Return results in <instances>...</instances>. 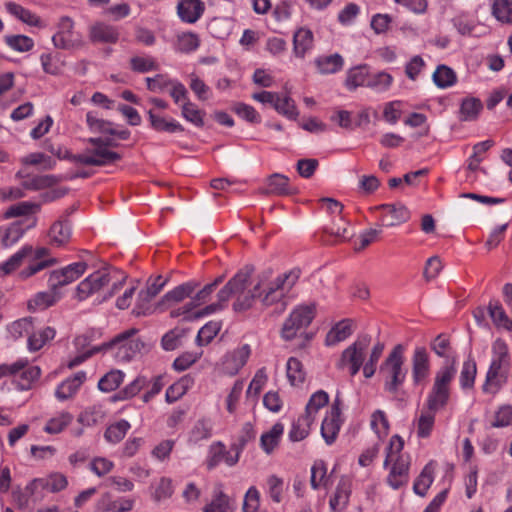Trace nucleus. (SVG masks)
<instances>
[{
	"mask_svg": "<svg viewBox=\"0 0 512 512\" xmlns=\"http://www.w3.org/2000/svg\"><path fill=\"white\" fill-rule=\"evenodd\" d=\"M315 64L321 74H334L343 69L344 59L340 54L335 53L318 57Z\"/></svg>",
	"mask_w": 512,
	"mask_h": 512,
	"instance_id": "obj_36",
	"label": "nucleus"
},
{
	"mask_svg": "<svg viewBox=\"0 0 512 512\" xmlns=\"http://www.w3.org/2000/svg\"><path fill=\"white\" fill-rule=\"evenodd\" d=\"M404 440L399 435H393L386 448L384 468L390 467L386 482L394 490H398L408 484L411 459L408 454L402 453Z\"/></svg>",
	"mask_w": 512,
	"mask_h": 512,
	"instance_id": "obj_2",
	"label": "nucleus"
},
{
	"mask_svg": "<svg viewBox=\"0 0 512 512\" xmlns=\"http://www.w3.org/2000/svg\"><path fill=\"white\" fill-rule=\"evenodd\" d=\"M329 402V396L328 394L323 391L319 390L315 393H313L306 405L305 408V415L312 417L313 420H315V416L318 413V411L326 406Z\"/></svg>",
	"mask_w": 512,
	"mask_h": 512,
	"instance_id": "obj_56",
	"label": "nucleus"
},
{
	"mask_svg": "<svg viewBox=\"0 0 512 512\" xmlns=\"http://www.w3.org/2000/svg\"><path fill=\"white\" fill-rule=\"evenodd\" d=\"M382 227L400 225L410 218L409 210L401 203L381 204L373 208Z\"/></svg>",
	"mask_w": 512,
	"mask_h": 512,
	"instance_id": "obj_15",
	"label": "nucleus"
},
{
	"mask_svg": "<svg viewBox=\"0 0 512 512\" xmlns=\"http://www.w3.org/2000/svg\"><path fill=\"white\" fill-rule=\"evenodd\" d=\"M405 362V348L402 344H397L379 367L383 389L390 395H397L406 381L408 369Z\"/></svg>",
	"mask_w": 512,
	"mask_h": 512,
	"instance_id": "obj_3",
	"label": "nucleus"
},
{
	"mask_svg": "<svg viewBox=\"0 0 512 512\" xmlns=\"http://www.w3.org/2000/svg\"><path fill=\"white\" fill-rule=\"evenodd\" d=\"M86 381V372L78 371L72 377L62 381L56 388L55 396L64 401L74 396L81 385Z\"/></svg>",
	"mask_w": 512,
	"mask_h": 512,
	"instance_id": "obj_25",
	"label": "nucleus"
},
{
	"mask_svg": "<svg viewBox=\"0 0 512 512\" xmlns=\"http://www.w3.org/2000/svg\"><path fill=\"white\" fill-rule=\"evenodd\" d=\"M488 312L497 327L512 331V319L508 317L498 301H491L489 303Z\"/></svg>",
	"mask_w": 512,
	"mask_h": 512,
	"instance_id": "obj_43",
	"label": "nucleus"
},
{
	"mask_svg": "<svg viewBox=\"0 0 512 512\" xmlns=\"http://www.w3.org/2000/svg\"><path fill=\"white\" fill-rule=\"evenodd\" d=\"M68 480L61 473H53L46 478H35L32 480V488H46L47 491L57 493L64 490Z\"/></svg>",
	"mask_w": 512,
	"mask_h": 512,
	"instance_id": "obj_29",
	"label": "nucleus"
},
{
	"mask_svg": "<svg viewBox=\"0 0 512 512\" xmlns=\"http://www.w3.org/2000/svg\"><path fill=\"white\" fill-rule=\"evenodd\" d=\"M204 512H232L229 499L221 490L215 491L211 503L207 504Z\"/></svg>",
	"mask_w": 512,
	"mask_h": 512,
	"instance_id": "obj_64",
	"label": "nucleus"
},
{
	"mask_svg": "<svg viewBox=\"0 0 512 512\" xmlns=\"http://www.w3.org/2000/svg\"><path fill=\"white\" fill-rule=\"evenodd\" d=\"M87 267L86 262L79 261L51 271L47 280L48 288L60 291L62 287L79 279L86 272Z\"/></svg>",
	"mask_w": 512,
	"mask_h": 512,
	"instance_id": "obj_13",
	"label": "nucleus"
},
{
	"mask_svg": "<svg viewBox=\"0 0 512 512\" xmlns=\"http://www.w3.org/2000/svg\"><path fill=\"white\" fill-rule=\"evenodd\" d=\"M371 343V337L363 335L358 337L341 354L336 366L338 369L348 368L351 376H355L363 366V374L366 378H371L376 372L377 363L367 360L364 364L368 348Z\"/></svg>",
	"mask_w": 512,
	"mask_h": 512,
	"instance_id": "obj_5",
	"label": "nucleus"
},
{
	"mask_svg": "<svg viewBox=\"0 0 512 512\" xmlns=\"http://www.w3.org/2000/svg\"><path fill=\"white\" fill-rule=\"evenodd\" d=\"M340 405L341 401L337 396L322 421L321 435L327 445L335 442L342 425Z\"/></svg>",
	"mask_w": 512,
	"mask_h": 512,
	"instance_id": "obj_16",
	"label": "nucleus"
},
{
	"mask_svg": "<svg viewBox=\"0 0 512 512\" xmlns=\"http://www.w3.org/2000/svg\"><path fill=\"white\" fill-rule=\"evenodd\" d=\"M90 39L93 42L116 43L119 39V32L116 27L99 22L91 26Z\"/></svg>",
	"mask_w": 512,
	"mask_h": 512,
	"instance_id": "obj_28",
	"label": "nucleus"
},
{
	"mask_svg": "<svg viewBox=\"0 0 512 512\" xmlns=\"http://www.w3.org/2000/svg\"><path fill=\"white\" fill-rule=\"evenodd\" d=\"M130 68L137 73H147L158 70L159 65L152 56H134L130 59Z\"/></svg>",
	"mask_w": 512,
	"mask_h": 512,
	"instance_id": "obj_59",
	"label": "nucleus"
},
{
	"mask_svg": "<svg viewBox=\"0 0 512 512\" xmlns=\"http://www.w3.org/2000/svg\"><path fill=\"white\" fill-rule=\"evenodd\" d=\"M199 287V282L196 280L187 281L176 286L171 291L167 292L162 302L168 305L176 304L183 301L185 298L190 297L195 290Z\"/></svg>",
	"mask_w": 512,
	"mask_h": 512,
	"instance_id": "obj_27",
	"label": "nucleus"
},
{
	"mask_svg": "<svg viewBox=\"0 0 512 512\" xmlns=\"http://www.w3.org/2000/svg\"><path fill=\"white\" fill-rule=\"evenodd\" d=\"M23 165L40 166L43 170H51L54 168L56 161L49 155L42 152H34L21 158Z\"/></svg>",
	"mask_w": 512,
	"mask_h": 512,
	"instance_id": "obj_53",
	"label": "nucleus"
},
{
	"mask_svg": "<svg viewBox=\"0 0 512 512\" xmlns=\"http://www.w3.org/2000/svg\"><path fill=\"white\" fill-rule=\"evenodd\" d=\"M314 310L313 305H300L294 308L283 323L281 337L285 341H291L301 335L312 322L315 316Z\"/></svg>",
	"mask_w": 512,
	"mask_h": 512,
	"instance_id": "obj_8",
	"label": "nucleus"
},
{
	"mask_svg": "<svg viewBox=\"0 0 512 512\" xmlns=\"http://www.w3.org/2000/svg\"><path fill=\"white\" fill-rule=\"evenodd\" d=\"M213 425L209 419L198 420L189 433V441L197 444L212 436Z\"/></svg>",
	"mask_w": 512,
	"mask_h": 512,
	"instance_id": "obj_50",
	"label": "nucleus"
},
{
	"mask_svg": "<svg viewBox=\"0 0 512 512\" xmlns=\"http://www.w3.org/2000/svg\"><path fill=\"white\" fill-rule=\"evenodd\" d=\"M287 378L291 385L297 386L304 382L305 372L302 363L295 357H290L287 361Z\"/></svg>",
	"mask_w": 512,
	"mask_h": 512,
	"instance_id": "obj_57",
	"label": "nucleus"
},
{
	"mask_svg": "<svg viewBox=\"0 0 512 512\" xmlns=\"http://www.w3.org/2000/svg\"><path fill=\"white\" fill-rule=\"evenodd\" d=\"M73 420V415L63 411L49 419L44 427V431L49 434H58L62 432Z\"/></svg>",
	"mask_w": 512,
	"mask_h": 512,
	"instance_id": "obj_52",
	"label": "nucleus"
},
{
	"mask_svg": "<svg viewBox=\"0 0 512 512\" xmlns=\"http://www.w3.org/2000/svg\"><path fill=\"white\" fill-rule=\"evenodd\" d=\"M222 281L223 278L218 277L213 282L206 284L185 305L180 308L171 310L170 316L173 318L182 316L184 320L196 319L197 311H194L195 308L207 302L210 299L211 294L215 291L218 285L222 283Z\"/></svg>",
	"mask_w": 512,
	"mask_h": 512,
	"instance_id": "obj_14",
	"label": "nucleus"
},
{
	"mask_svg": "<svg viewBox=\"0 0 512 512\" xmlns=\"http://www.w3.org/2000/svg\"><path fill=\"white\" fill-rule=\"evenodd\" d=\"M147 114L150 126L156 132L174 134L182 133L185 130L183 125L172 117L163 116L151 109Z\"/></svg>",
	"mask_w": 512,
	"mask_h": 512,
	"instance_id": "obj_22",
	"label": "nucleus"
},
{
	"mask_svg": "<svg viewBox=\"0 0 512 512\" xmlns=\"http://www.w3.org/2000/svg\"><path fill=\"white\" fill-rule=\"evenodd\" d=\"M434 84L440 89H446L456 84L457 75L446 65H439L432 75Z\"/></svg>",
	"mask_w": 512,
	"mask_h": 512,
	"instance_id": "obj_41",
	"label": "nucleus"
},
{
	"mask_svg": "<svg viewBox=\"0 0 512 512\" xmlns=\"http://www.w3.org/2000/svg\"><path fill=\"white\" fill-rule=\"evenodd\" d=\"M483 109L480 99L475 97H467L462 100L459 110V119L461 121H474L478 118Z\"/></svg>",
	"mask_w": 512,
	"mask_h": 512,
	"instance_id": "obj_38",
	"label": "nucleus"
},
{
	"mask_svg": "<svg viewBox=\"0 0 512 512\" xmlns=\"http://www.w3.org/2000/svg\"><path fill=\"white\" fill-rule=\"evenodd\" d=\"M510 368V354L507 344L497 339L492 345V359L486 373L483 392L496 394L504 386L508 379Z\"/></svg>",
	"mask_w": 512,
	"mask_h": 512,
	"instance_id": "obj_4",
	"label": "nucleus"
},
{
	"mask_svg": "<svg viewBox=\"0 0 512 512\" xmlns=\"http://www.w3.org/2000/svg\"><path fill=\"white\" fill-rule=\"evenodd\" d=\"M26 259H29L30 263L26 268L20 271L19 276L22 279H27L58 263V259L51 255V250L49 248H33L32 245L26 244L11 255L6 261L0 263V275L7 276L15 272Z\"/></svg>",
	"mask_w": 512,
	"mask_h": 512,
	"instance_id": "obj_1",
	"label": "nucleus"
},
{
	"mask_svg": "<svg viewBox=\"0 0 512 512\" xmlns=\"http://www.w3.org/2000/svg\"><path fill=\"white\" fill-rule=\"evenodd\" d=\"M4 41L8 47L17 52H28L34 47L33 39L26 35H7Z\"/></svg>",
	"mask_w": 512,
	"mask_h": 512,
	"instance_id": "obj_62",
	"label": "nucleus"
},
{
	"mask_svg": "<svg viewBox=\"0 0 512 512\" xmlns=\"http://www.w3.org/2000/svg\"><path fill=\"white\" fill-rule=\"evenodd\" d=\"M371 428L379 439L386 437L389 433V421L383 410H376L371 415Z\"/></svg>",
	"mask_w": 512,
	"mask_h": 512,
	"instance_id": "obj_63",
	"label": "nucleus"
},
{
	"mask_svg": "<svg viewBox=\"0 0 512 512\" xmlns=\"http://www.w3.org/2000/svg\"><path fill=\"white\" fill-rule=\"evenodd\" d=\"M193 379L186 375L180 380L169 386L166 390V401L168 403H174L180 399L192 386Z\"/></svg>",
	"mask_w": 512,
	"mask_h": 512,
	"instance_id": "obj_45",
	"label": "nucleus"
},
{
	"mask_svg": "<svg viewBox=\"0 0 512 512\" xmlns=\"http://www.w3.org/2000/svg\"><path fill=\"white\" fill-rule=\"evenodd\" d=\"M72 227L68 220L55 221L48 231V243L52 247L62 248L65 247L71 239Z\"/></svg>",
	"mask_w": 512,
	"mask_h": 512,
	"instance_id": "obj_21",
	"label": "nucleus"
},
{
	"mask_svg": "<svg viewBox=\"0 0 512 512\" xmlns=\"http://www.w3.org/2000/svg\"><path fill=\"white\" fill-rule=\"evenodd\" d=\"M491 14L503 24H512V0H492Z\"/></svg>",
	"mask_w": 512,
	"mask_h": 512,
	"instance_id": "obj_42",
	"label": "nucleus"
},
{
	"mask_svg": "<svg viewBox=\"0 0 512 512\" xmlns=\"http://www.w3.org/2000/svg\"><path fill=\"white\" fill-rule=\"evenodd\" d=\"M165 284L166 279H164L162 276L149 279L146 288L139 292L138 301L143 303H150V301L161 292Z\"/></svg>",
	"mask_w": 512,
	"mask_h": 512,
	"instance_id": "obj_49",
	"label": "nucleus"
},
{
	"mask_svg": "<svg viewBox=\"0 0 512 512\" xmlns=\"http://www.w3.org/2000/svg\"><path fill=\"white\" fill-rule=\"evenodd\" d=\"M249 274L246 272H238L231 278L227 284L218 292L217 302L211 303L204 308L197 310L196 317H204L221 311L231 296L236 295L240 290L247 286Z\"/></svg>",
	"mask_w": 512,
	"mask_h": 512,
	"instance_id": "obj_9",
	"label": "nucleus"
},
{
	"mask_svg": "<svg viewBox=\"0 0 512 512\" xmlns=\"http://www.w3.org/2000/svg\"><path fill=\"white\" fill-rule=\"evenodd\" d=\"M106 411L102 405H93L86 408L79 416L78 422L85 426H92L104 421Z\"/></svg>",
	"mask_w": 512,
	"mask_h": 512,
	"instance_id": "obj_48",
	"label": "nucleus"
},
{
	"mask_svg": "<svg viewBox=\"0 0 512 512\" xmlns=\"http://www.w3.org/2000/svg\"><path fill=\"white\" fill-rule=\"evenodd\" d=\"M52 42L58 49H77L83 45V35L75 30L74 21L63 16L57 24V32L52 36Z\"/></svg>",
	"mask_w": 512,
	"mask_h": 512,
	"instance_id": "obj_11",
	"label": "nucleus"
},
{
	"mask_svg": "<svg viewBox=\"0 0 512 512\" xmlns=\"http://www.w3.org/2000/svg\"><path fill=\"white\" fill-rule=\"evenodd\" d=\"M137 330L132 328L117 335L107 347L113 352L118 361L127 362L133 359L144 347V344L135 337Z\"/></svg>",
	"mask_w": 512,
	"mask_h": 512,
	"instance_id": "obj_10",
	"label": "nucleus"
},
{
	"mask_svg": "<svg viewBox=\"0 0 512 512\" xmlns=\"http://www.w3.org/2000/svg\"><path fill=\"white\" fill-rule=\"evenodd\" d=\"M62 297L61 291L49 289L46 292L37 293L32 300L29 301L30 308L46 309L54 305Z\"/></svg>",
	"mask_w": 512,
	"mask_h": 512,
	"instance_id": "obj_44",
	"label": "nucleus"
},
{
	"mask_svg": "<svg viewBox=\"0 0 512 512\" xmlns=\"http://www.w3.org/2000/svg\"><path fill=\"white\" fill-rule=\"evenodd\" d=\"M393 81L394 79L391 74L381 71L374 74H369L367 87L375 92L383 93L390 89Z\"/></svg>",
	"mask_w": 512,
	"mask_h": 512,
	"instance_id": "obj_46",
	"label": "nucleus"
},
{
	"mask_svg": "<svg viewBox=\"0 0 512 512\" xmlns=\"http://www.w3.org/2000/svg\"><path fill=\"white\" fill-rule=\"evenodd\" d=\"M328 482L327 467L324 461H315L311 467L310 484L314 490L320 487H326Z\"/></svg>",
	"mask_w": 512,
	"mask_h": 512,
	"instance_id": "obj_54",
	"label": "nucleus"
},
{
	"mask_svg": "<svg viewBox=\"0 0 512 512\" xmlns=\"http://www.w3.org/2000/svg\"><path fill=\"white\" fill-rule=\"evenodd\" d=\"M40 206L36 203L23 201L10 206L4 213L5 219L34 214Z\"/></svg>",
	"mask_w": 512,
	"mask_h": 512,
	"instance_id": "obj_58",
	"label": "nucleus"
},
{
	"mask_svg": "<svg viewBox=\"0 0 512 512\" xmlns=\"http://www.w3.org/2000/svg\"><path fill=\"white\" fill-rule=\"evenodd\" d=\"M86 123L89 130L93 133L110 134L113 123L97 116L94 111L86 114Z\"/></svg>",
	"mask_w": 512,
	"mask_h": 512,
	"instance_id": "obj_60",
	"label": "nucleus"
},
{
	"mask_svg": "<svg viewBox=\"0 0 512 512\" xmlns=\"http://www.w3.org/2000/svg\"><path fill=\"white\" fill-rule=\"evenodd\" d=\"M352 334V324L350 320H342L338 322L332 329L327 333L325 338V344L327 346H333L341 341L346 340Z\"/></svg>",
	"mask_w": 512,
	"mask_h": 512,
	"instance_id": "obj_39",
	"label": "nucleus"
},
{
	"mask_svg": "<svg viewBox=\"0 0 512 512\" xmlns=\"http://www.w3.org/2000/svg\"><path fill=\"white\" fill-rule=\"evenodd\" d=\"M414 385L423 383L430 374V357L425 347H416L411 357Z\"/></svg>",
	"mask_w": 512,
	"mask_h": 512,
	"instance_id": "obj_18",
	"label": "nucleus"
},
{
	"mask_svg": "<svg viewBox=\"0 0 512 512\" xmlns=\"http://www.w3.org/2000/svg\"><path fill=\"white\" fill-rule=\"evenodd\" d=\"M314 36L313 32L301 27L295 31L293 35V53L297 58H304L305 55L313 49Z\"/></svg>",
	"mask_w": 512,
	"mask_h": 512,
	"instance_id": "obj_26",
	"label": "nucleus"
},
{
	"mask_svg": "<svg viewBox=\"0 0 512 512\" xmlns=\"http://www.w3.org/2000/svg\"><path fill=\"white\" fill-rule=\"evenodd\" d=\"M205 5L201 0H180L177 14L185 23H195L204 13Z\"/></svg>",
	"mask_w": 512,
	"mask_h": 512,
	"instance_id": "obj_24",
	"label": "nucleus"
},
{
	"mask_svg": "<svg viewBox=\"0 0 512 512\" xmlns=\"http://www.w3.org/2000/svg\"><path fill=\"white\" fill-rule=\"evenodd\" d=\"M284 432V425L280 422L275 423L271 429L263 433L260 437V447L266 454H271L278 446Z\"/></svg>",
	"mask_w": 512,
	"mask_h": 512,
	"instance_id": "obj_33",
	"label": "nucleus"
},
{
	"mask_svg": "<svg viewBox=\"0 0 512 512\" xmlns=\"http://www.w3.org/2000/svg\"><path fill=\"white\" fill-rule=\"evenodd\" d=\"M41 369L38 366L30 365L26 359V365L20 370L14 384L19 390H29L33 384L39 379Z\"/></svg>",
	"mask_w": 512,
	"mask_h": 512,
	"instance_id": "obj_30",
	"label": "nucleus"
},
{
	"mask_svg": "<svg viewBox=\"0 0 512 512\" xmlns=\"http://www.w3.org/2000/svg\"><path fill=\"white\" fill-rule=\"evenodd\" d=\"M124 380V373L113 370L105 374L98 382V388L103 392H111L117 389Z\"/></svg>",
	"mask_w": 512,
	"mask_h": 512,
	"instance_id": "obj_61",
	"label": "nucleus"
},
{
	"mask_svg": "<svg viewBox=\"0 0 512 512\" xmlns=\"http://www.w3.org/2000/svg\"><path fill=\"white\" fill-rule=\"evenodd\" d=\"M90 144L94 146L92 149L93 157L96 159L98 163H95V166H105L108 164L115 163L121 159V155L117 152L109 150L108 146L115 145L110 139H102V138H90L88 140Z\"/></svg>",
	"mask_w": 512,
	"mask_h": 512,
	"instance_id": "obj_20",
	"label": "nucleus"
},
{
	"mask_svg": "<svg viewBox=\"0 0 512 512\" xmlns=\"http://www.w3.org/2000/svg\"><path fill=\"white\" fill-rule=\"evenodd\" d=\"M352 493V479L349 476H342L336 486L334 493L329 499L331 512H343L350 500Z\"/></svg>",
	"mask_w": 512,
	"mask_h": 512,
	"instance_id": "obj_19",
	"label": "nucleus"
},
{
	"mask_svg": "<svg viewBox=\"0 0 512 512\" xmlns=\"http://www.w3.org/2000/svg\"><path fill=\"white\" fill-rule=\"evenodd\" d=\"M300 277L299 269H292L274 280L270 281L265 287L258 290V298L264 306L281 304V310H284L288 304L289 293L298 282Z\"/></svg>",
	"mask_w": 512,
	"mask_h": 512,
	"instance_id": "obj_6",
	"label": "nucleus"
},
{
	"mask_svg": "<svg viewBox=\"0 0 512 512\" xmlns=\"http://www.w3.org/2000/svg\"><path fill=\"white\" fill-rule=\"evenodd\" d=\"M181 115L186 121L196 127H202L204 125L205 112L200 110L197 105L191 101H186L181 105Z\"/></svg>",
	"mask_w": 512,
	"mask_h": 512,
	"instance_id": "obj_51",
	"label": "nucleus"
},
{
	"mask_svg": "<svg viewBox=\"0 0 512 512\" xmlns=\"http://www.w3.org/2000/svg\"><path fill=\"white\" fill-rule=\"evenodd\" d=\"M111 277L106 270H98L82 280L76 288V298L83 301L99 292L110 283Z\"/></svg>",
	"mask_w": 512,
	"mask_h": 512,
	"instance_id": "obj_17",
	"label": "nucleus"
},
{
	"mask_svg": "<svg viewBox=\"0 0 512 512\" xmlns=\"http://www.w3.org/2000/svg\"><path fill=\"white\" fill-rule=\"evenodd\" d=\"M457 368L454 363L442 366L436 373L433 385L427 394L425 405L427 409L439 411L449 402L451 384L456 376Z\"/></svg>",
	"mask_w": 512,
	"mask_h": 512,
	"instance_id": "obj_7",
	"label": "nucleus"
},
{
	"mask_svg": "<svg viewBox=\"0 0 512 512\" xmlns=\"http://www.w3.org/2000/svg\"><path fill=\"white\" fill-rule=\"evenodd\" d=\"M16 178L22 179V185L28 190H41L52 187L60 182V178L54 175H37L29 177L24 169L16 173Z\"/></svg>",
	"mask_w": 512,
	"mask_h": 512,
	"instance_id": "obj_23",
	"label": "nucleus"
},
{
	"mask_svg": "<svg viewBox=\"0 0 512 512\" xmlns=\"http://www.w3.org/2000/svg\"><path fill=\"white\" fill-rule=\"evenodd\" d=\"M368 76L369 72L366 65L355 66L347 71L345 87L349 91H354L361 86L367 87Z\"/></svg>",
	"mask_w": 512,
	"mask_h": 512,
	"instance_id": "obj_35",
	"label": "nucleus"
},
{
	"mask_svg": "<svg viewBox=\"0 0 512 512\" xmlns=\"http://www.w3.org/2000/svg\"><path fill=\"white\" fill-rule=\"evenodd\" d=\"M5 9L9 14L27 25L34 27L41 26L40 17L20 4L9 1L5 3Z\"/></svg>",
	"mask_w": 512,
	"mask_h": 512,
	"instance_id": "obj_31",
	"label": "nucleus"
},
{
	"mask_svg": "<svg viewBox=\"0 0 512 512\" xmlns=\"http://www.w3.org/2000/svg\"><path fill=\"white\" fill-rule=\"evenodd\" d=\"M55 329L52 327H45L37 332L31 333L28 337V349L30 351L40 350L48 341L55 337Z\"/></svg>",
	"mask_w": 512,
	"mask_h": 512,
	"instance_id": "obj_47",
	"label": "nucleus"
},
{
	"mask_svg": "<svg viewBox=\"0 0 512 512\" xmlns=\"http://www.w3.org/2000/svg\"><path fill=\"white\" fill-rule=\"evenodd\" d=\"M130 427V423L127 420L122 419L115 424L110 425L106 429L104 437L112 444L119 443L125 437Z\"/></svg>",
	"mask_w": 512,
	"mask_h": 512,
	"instance_id": "obj_55",
	"label": "nucleus"
},
{
	"mask_svg": "<svg viewBox=\"0 0 512 512\" xmlns=\"http://www.w3.org/2000/svg\"><path fill=\"white\" fill-rule=\"evenodd\" d=\"M313 422L314 420L310 416L305 414L299 416L291 425L288 433L289 440L292 442L304 440L309 435Z\"/></svg>",
	"mask_w": 512,
	"mask_h": 512,
	"instance_id": "obj_34",
	"label": "nucleus"
},
{
	"mask_svg": "<svg viewBox=\"0 0 512 512\" xmlns=\"http://www.w3.org/2000/svg\"><path fill=\"white\" fill-rule=\"evenodd\" d=\"M27 228L21 222H14L0 227V242L2 247L9 248L16 244L24 235Z\"/></svg>",
	"mask_w": 512,
	"mask_h": 512,
	"instance_id": "obj_32",
	"label": "nucleus"
},
{
	"mask_svg": "<svg viewBox=\"0 0 512 512\" xmlns=\"http://www.w3.org/2000/svg\"><path fill=\"white\" fill-rule=\"evenodd\" d=\"M251 353V346L247 343L240 344L234 349L227 351L220 360V372L229 377L237 375L247 364Z\"/></svg>",
	"mask_w": 512,
	"mask_h": 512,
	"instance_id": "obj_12",
	"label": "nucleus"
},
{
	"mask_svg": "<svg viewBox=\"0 0 512 512\" xmlns=\"http://www.w3.org/2000/svg\"><path fill=\"white\" fill-rule=\"evenodd\" d=\"M247 286L236 293V300L233 303V309L236 312H243L250 309L255 300L258 298V290L260 288V284L254 286L253 289H246Z\"/></svg>",
	"mask_w": 512,
	"mask_h": 512,
	"instance_id": "obj_40",
	"label": "nucleus"
},
{
	"mask_svg": "<svg viewBox=\"0 0 512 512\" xmlns=\"http://www.w3.org/2000/svg\"><path fill=\"white\" fill-rule=\"evenodd\" d=\"M200 46L199 36L194 32H180L176 35L174 49L180 53H192Z\"/></svg>",
	"mask_w": 512,
	"mask_h": 512,
	"instance_id": "obj_37",
	"label": "nucleus"
}]
</instances>
